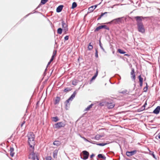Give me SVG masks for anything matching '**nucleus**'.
Here are the masks:
<instances>
[{"label": "nucleus", "instance_id": "nucleus-1", "mask_svg": "<svg viewBox=\"0 0 160 160\" xmlns=\"http://www.w3.org/2000/svg\"><path fill=\"white\" fill-rule=\"evenodd\" d=\"M127 18L126 17H122L117 18L112 20L113 24H124L126 22Z\"/></svg>", "mask_w": 160, "mask_h": 160}, {"label": "nucleus", "instance_id": "nucleus-2", "mask_svg": "<svg viewBox=\"0 0 160 160\" xmlns=\"http://www.w3.org/2000/svg\"><path fill=\"white\" fill-rule=\"evenodd\" d=\"M137 29L139 32L142 33H144L145 31V29L142 22L136 21Z\"/></svg>", "mask_w": 160, "mask_h": 160}, {"label": "nucleus", "instance_id": "nucleus-3", "mask_svg": "<svg viewBox=\"0 0 160 160\" xmlns=\"http://www.w3.org/2000/svg\"><path fill=\"white\" fill-rule=\"evenodd\" d=\"M61 22L63 31L64 32L65 34H66L68 31V25L65 23L64 21L63 20H62Z\"/></svg>", "mask_w": 160, "mask_h": 160}, {"label": "nucleus", "instance_id": "nucleus-4", "mask_svg": "<svg viewBox=\"0 0 160 160\" xmlns=\"http://www.w3.org/2000/svg\"><path fill=\"white\" fill-rule=\"evenodd\" d=\"M89 156V152L87 151H83L82 152V154L80 155L81 158L83 159L86 160L87 159Z\"/></svg>", "mask_w": 160, "mask_h": 160}, {"label": "nucleus", "instance_id": "nucleus-5", "mask_svg": "<svg viewBox=\"0 0 160 160\" xmlns=\"http://www.w3.org/2000/svg\"><path fill=\"white\" fill-rule=\"evenodd\" d=\"M66 124L65 122H58L54 124V128H55L59 129L61 128L65 127Z\"/></svg>", "mask_w": 160, "mask_h": 160}, {"label": "nucleus", "instance_id": "nucleus-6", "mask_svg": "<svg viewBox=\"0 0 160 160\" xmlns=\"http://www.w3.org/2000/svg\"><path fill=\"white\" fill-rule=\"evenodd\" d=\"M29 159H31L32 160H36L37 158H39L37 154L35 153L33 151L29 155Z\"/></svg>", "mask_w": 160, "mask_h": 160}, {"label": "nucleus", "instance_id": "nucleus-7", "mask_svg": "<svg viewBox=\"0 0 160 160\" xmlns=\"http://www.w3.org/2000/svg\"><path fill=\"white\" fill-rule=\"evenodd\" d=\"M28 143L30 147L32 148L34 151V146L35 144V140L34 139L33 140L31 139H28Z\"/></svg>", "mask_w": 160, "mask_h": 160}, {"label": "nucleus", "instance_id": "nucleus-8", "mask_svg": "<svg viewBox=\"0 0 160 160\" xmlns=\"http://www.w3.org/2000/svg\"><path fill=\"white\" fill-rule=\"evenodd\" d=\"M104 28L108 30H109L110 29L109 27H108L106 25H102L97 27L94 30V32H96L99 31L100 29Z\"/></svg>", "mask_w": 160, "mask_h": 160}, {"label": "nucleus", "instance_id": "nucleus-9", "mask_svg": "<svg viewBox=\"0 0 160 160\" xmlns=\"http://www.w3.org/2000/svg\"><path fill=\"white\" fill-rule=\"evenodd\" d=\"M149 18V17H148L137 16L134 17V18L136 20V21L142 22V20H144L146 18Z\"/></svg>", "mask_w": 160, "mask_h": 160}, {"label": "nucleus", "instance_id": "nucleus-10", "mask_svg": "<svg viewBox=\"0 0 160 160\" xmlns=\"http://www.w3.org/2000/svg\"><path fill=\"white\" fill-rule=\"evenodd\" d=\"M137 152L136 150H134L131 151H127L126 152V154L127 156L130 157L136 154Z\"/></svg>", "mask_w": 160, "mask_h": 160}, {"label": "nucleus", "instance_id": "nucleus-11", "mask_svg": "<svg viewBox=\"0 0 160 160\" xmlns=\"http://www.w3.org/2000/svg\"><path fill=\"white\" fill-rule=\"evenodd\" d=\"M131 78L134 81L135 79V72L134 69V68H132L131 72Z\"/></svg>", "mask_w": 160, "mask_h": 160}, {"label": "nucleus", "instance_id": "nucleus-12", "mask_svg": "<svg viewBox=\"0 0 160 160\" xmlns=\"http://www.w3.org/2000/svg\"><path fill=\"white\" fill-rule=\"evenodd\" d=\"M28 139H31L33 140L35 138V135L33 134V132H30L28 136Z\"/></svg>", "mask_w": 160, "mask_h": 160}, {"label": "nucleus", "instance_id": "nucleus-13", "mask_svg": "<svg viewBox=\"0 0 160 160\" xmlns=\"http://www.w3.org/2000/svg\"><path fill=\"white\" fill-rule=\"evenodd\" d=\"M160 111V106H158L153 110L152 113L154 114H158V113H159Z\"/></svg>", "mask_w": 160, "mask_h": 160}, {"label": "nucleus", "instance_id": "nucleus-14", "mask_svg": "<svg viewBox=\"0 0 160 160\" xmlns=\"http://www.w3.org/2000/svg\"><path fill=\"white\" fill-rule=\"evenodd\" d=\"M106 104L107 105L108 109L112 108L114 106V104L111 102L109 103L108 102H107Z\"/></svg>", "mask_w": 160, "mask_h": 160}, {"label": "nucleus", "instance_id": "nucleus-15", "mask_svg": "<svg viewBox=\"0 0 160 160\" xmlns=\"http://www.w3.org/2000/svg\"><path fill=\"white\" fill-rule=\"evenodd\" d=\"M63 6V5H60L56 9V12H60L62 11Z\"/></svg>", "mask_w": 160, "mask_h": 160}, {"label": "nucleus", "instance_id": "nucleus-16", "mask_svg": "<svg viewBox=\"0 0 160 160\" xmlns=\"http://www.w3.org/2000/svg\"><path fill=\"white\" fill-rule=\"evenodd\" d=\"M77 94L76 91H75L73 93V94L69 98V99L71 101H72L74 98L75 97V96Z\"/></svg>", "mask_w": 160, "mask_h": 160}, {"label": "nucleus", "instance_id": "nucleus-17", "mask_svg": "<svg viewBox=\"0 0 160 160\" xmlns=\"http://www.w3.org/2000/svg\"><path fill=\"white\" fill-rule=\"evenodd\" d=\"M77 94L76 91H75L73 93V94L69 98V99L71 101H72L74 98L75 97V96Z\"/></svg>", "mask_w": 160, "mask_h": 160}, {"label": "nucleus", "instance_id": "nucleus-18", "mask_svg": "<svg viewBox=\"0 0 160 160\" xmlns=\"http://www.w3.org/2000/svg\"><path fill=\"white\" fill-rule=\"evenodd\" d=\"M77 94L76 91H75L73 93V94L69 98V99L71 101H72L74 98L75 97V96Z\"/></svg>", "mask_w": 160, "mask_h": 160}, {"label": "nucleus", "instance_id": "nucleus-19", "mask_svg": "<svg viewBox=\"0 0 160 160\" xmlns=\"http://www.w3.org/2000/svg\"><path fill=\"white\" fill-rule=\"evenodd\" d=\"M61 100V98L58 96L56 98V99L55 100L54 102V104L55 105L57 104H58L59 103V102Z\"/></svg>", "mask_w": 160, "mask_h": 160}, {"label": "nucleus", "instance_id": "nucleus-20", "mask_svg": "<svg viewBox=\"0 0 160 160\" xmlns=\"http://www.w3.org/2000/svg\"><path fill=\"white\" fill-rule=\"evenodd\" d=\"M14 149L13 147H10V155L12 157H13L14 154V152H13Z\"/></svg>", "mask_w": 160, "mask_h": 160}, {"label": "nucleus", "instance_id": "nucleus-21", "mask_svg": "<svg viewBox=\"0 0 160 160\" xmlns=\"http://www.w3.org/2000/svg\"><path fill=\"white\" fill-rule=\"evenodd\" d=\"M97 157L99 158H102L104 160H105L106 159V157L105 156L102 154H98Z\"/></svg>", "mask_w": 160, "mask_h": 160}, {"label": "nucleus", "instance_id": "nucleus-22", "mask_svg": "<svg viewBox=\"0 0 160 160\" xmlns=\"http://www.w3.org/2000/svg\"><path fill=\"white\" fill-rule=\"evenodd\" d=\"M58 152V150L57 149H56L54 151L53 154V157L54 158H57Z\"/></svg>", "mask_w": 160, "mask_h": 160}, {"label": "nucleus", "instance_id": "nucleus-23", "mask_svg": "<svg viewBox=\"0 0 160 160\" xmlns=\"http://www.w3.org/2000/svg\"><path fill=\"white\" fill-rule=\"evenodd\" d=\"M149 154L150 155H152L154 159H155L156 160H157V158L156 157V156H155V155H154V152L153 151H151L150 150H149Z\"/></svg>", "mask_w": 160, "mask_h": 160}, {"label": "nucleus", "instance_id": "nucleus-24", "mask_svg": "<svg viewBox=\"0 0 160 160\" xmlns=\"http://www.w3.org/2000/svg\"><path fill=\"white\" fill-rule=\"evenodd\" d=\"M94 9H95L93 8V6H92L88 8V12H92L94 10Z\"/></svg>", "mask_w": 160, "mask_h": 160}, {"label": "nucleus", "instance_id": "nucleus-25", "mask_svg": "<svg viewBox=\"0 0 160 160\" xmlns=\"http://www.w3.org/2000/svg\"><path fill=\"white\" fill-rule=\"evenodd\" d=\"M94 104L93 103L91 104L90 105L88 106L85 110V111H88L90 109L92 108Z\"/></svg>", "mask_w": 160, "mask_h": 160}, {"label": "nucleus", "instance_id": "nucleus-26", "mask_svg": "<svg viewBox=\"0 0 160 160\" xmlns=\"http://www.w3.org/2000/svg\"><path fill=\"white\" fill-rule=\"evenodd\" d=\"M53 144L57 146H59L60 144V142L58 141H55L53 142Z\"/></svg>", "mask_w": 160, "mask_h": 160}, {"label": "nucleus", "instance_id": "nucleus-27", "mask_svg": "<svg viewBox=\"0 0 160 160\" xmlns=\"http://www.w3.org/2000/svg\"><path fill=\"white\" fill-rule=\"evenodd\" d=\"M77 3L75 2H74L72 3V6L71 8L73 9H74L77 7Z\"/></svg>", "mask_w": 160, "mask_h": 160}, {"label": "nucleus", "instance_id": "nucleus-28", "mask_svg": "<svg viewBox=\"0 0 160 160\" xmlns=\"http://www.w3.org/2000/svg\"><path fill=\"white\" fill-rule=\"evenodd\" d=\"M63 31V29L61 28H59L57 30V33L59 34L62 33V31Z\"/></svg>", "mask_w": 160, "mask_h": 160}, {"label": "nucleus", "instance_id": "nucleus-29", "mask_svg": "<svg viewBox=\"0 0 160 160\" xmlns=\"http://www.w3.org/2000/svg\"><path fill=\"white\" fill-rule=\"evenodd\" d=\"M72 88H71L67 87V88H65L64 89L63 91L64 92H68L69 91H71L72 90Z\"/></svg>", "mask_w": 160, "mask_h": 160}, {"label": "nucleus", "instance_id": "nucleus-30", "mask_svg": "<svg viewBox=\"0 0 160 160\" xmlns=\"http://www.w3.org/2000/svg\"><path fill=\"white\" fill-rule=\"evenodd\" d=\"M118 51L119 53L121 54H124L126 53V52L124 51L123 50H122L120 49H118Z\"/></svg>", "mask_w": 160, "mask_h": 160}, {"label": "nucleus", "instance_id": "nucleus-31", "mask_svg": "<svg viewBox=\"0 0 160 160\" xmlns=\"http://www.w3.org/2000/svg\"><path fill=\"white\" fill-rule=\"evenodd\" d=\"M99 46L100 47V48L102 49V50L104 52H106L104 49L103 48V47H102V43H101V42L100 39L99 40Z\"/></svg>", "mask_w": 160, "mask_h": 160}, {"label": "nucleus", "instance_id": "nucleus-32", "mask_svg": "<svg viewBox=\"0 0 160 160\" xmlns=\"http://www.w3.org/2000/svg\"><path fill=\"white\" fill-rule=\"evenodd\" d=\"M93 47L91 44V43L90 42L89 43L88 47V49L89 50H91L93 48Z\"/></svg>", "mask_w": 160, "mask_h": 160}, {"label": "nucleus", "instance_id": "nucleus-33", "mask_svg": "<svg viewBox=\"0 0 160 160\" xmlns=\"http://www.w3.org/2000/svg\"><path fill=\"white\" fill-rule=\"evenodd\" d=\"M52 118L53 119V121L55 122H57L59 120V118L57 116L53 117Z\"/></svg>", "mask_w": 160, "mask_h": 160}, {"label": "nucleus", "instance_id": "nucleus-34", "mask_svg": "<svg viewBox=\"0 0 160 160\" xmlns=\"http://www.w3.org/2000/svg\"><path fill=\"white\" fill-rule=\"evenodd\" d=\"M56 53H57V50H54L53 51V52L51 58H52L53 59H54V57L56 55Z\"/></svg>", "mask_w": 160, "mask_h": 160}, {"label": "nucleus", "instance_id": "nucleus-35", "mask_svg": "<svg viewBox=\"0 0 160 160\" xmlns=\"http://www.w3.org/2000/svg\"><path fill=\"white\" fill-rule=\"evenodd\" d=\"M65 109L66 110H68L69 108L70 103H65Z\"/></svg>", "mask_w": 160, "mask_h": 160}, {"label": "nucleus", "instance_id": "nucleus-36", "mask_svg": "<svg viewBox=\"0 0 160 160\" xmlns=\"http://www.w3.org/2000/svg\"><path fill=\"white\" fill-rule=\"evenodd\" d=\"M51 63V62H50V61H49V62H48V64H47V67H46V68L45 69V71H44V73H43V75H44V76H45V75H46V71H47V68H48V66L49 64H50Z\"/></svg>", "mask_w": 160, "mask_h": 160}, {"label": "nucleus", "instance_id": "nucleus-37", "mask_svg": "<svg viewBox=\"0 0 160 160\" xmlns=\"http://www.w3.org/2000/svg\"><path fill=\"white\" fill-rule=\"evenodd\" d=\"M138 78L139 82H143V79L141 75H140L138 76Z\"/></svg>", "mask_w": 160, "mask_h": 160}, {"label": "nucleus", "instance_id": "nucleus-38", "mask_svg": "<svg viewBox=\"0 0 160 160\" xmlns=\"http://www.w3.org/2000/svg\"><path fill=\"white\" fill-rule=\"evenodd\" d=\"M107 144V143H97V145L98 146H103Z\"/></svg>", "mask_w": 160, "mask_h": 160}, {"label": "nucleus", "instance_id": "nucleus-39", "mask_svg": "<svg viewBox=\"0 0 160 160\" xmlns=\"http://www.w3.org/2000/svg\"><path fill=\"white\" fill-rule=\"evenodd\" d=\"M78 82L77 80L75 79V80L72 81V84L74 86H76Z\"/></svg>", "mask_w": 160, "mask_h": 160}, {"label": "nucleus", "instance_id": "nucleus-40", "mask_svg": "<svg viewBox=\"0 0 160 160\" xmlns=\"http://www.w3.org/2000/svg\"><path fill=\"white\" fill-rule=\"evenodd\" d=\"M33 11H34L33 12H31V13H29V14H28L27 15H26L24 17V18H26L27 17H28V16L29 15L32 14V13H38L39 12H37V11H34V10Z\"/></svg>", "mask_w": 160, "mask_h": 160}, {"label": "nucleus", "instance_id": "nucleus-41", "mask_svg": "<svg viewBox=\"0 0 160 160\" xmlns=\"http://www.w3.org/2000/svg\"><path fill=\"white\" fill-rule=\"evenodd\" d=\"M48 1V0H41V3L42 4H44Z\"/></svg>", "mask_w": 160, "mask_h": 160}, {"label": "nucleus", "instance_id": "nucleus-42", "mask_svg": "<svg viewBox=\"0 0 160 160\" xmlns=\"http://www.w3.org/2000/svg\"><path fill=\"white\" fill-rule=\"evenodd\" d=\"M146 86L144 88L143 90L144 92H146L147 91L148 88V85L147 83H146Z\"/></svg>", "mask_w": 160, "mask_h": 160}, {"label": "nucleus", "instance_id": "nucleus-43", "mask_svg": "<svg viewBox=\"0 0 160 160\" xmlns=\"http://www.w3.org/2000/svg\"><path fill=\"white\" fill-rule=\"evenodd\" d=\"M95 57L96 58H98V50L97 48L95 49Z\"/></svg>", "mask_w": 160, "mask_h": 160}, {"label": "nucleus", "instance_id": "nucleus-44", "mask_svg": "<svg viewBox=\"0 0 160 160\" xmlns=\"http://www.w3.org/2000/svg\"><path fill=\"white\" fill-rule=\"evenodd\" d=\"M145 108L143 107L142 106L140 108L138 109V112H140L143 111L144 110Z\"/></svg>", "mask_w": 160, "mask_h": 160}, {"label": "nucleus", "instance_id": "nucleus-45", "mask_svg": "<svg viewBox=\"0 0 160 160\" xmlns=\"http://www.w3.org/2000/svg\"><path fill=\"white\" fill-rule=\"evenodd\" d=\"M52 157L51 156H48L46 158V160H51Z\"/></svg>", "mask_w": 160, "mask_h": 160}, {"label": "nucleus", "instance_id": "nucleus-46", "mask_svg": "<svg viewBox=\"0 0 160 160\" xmlns=\"http://www.w3.org/2000/svg\"><path fill=\"white\" fill-rule=\"evenodd\" d=\"M98 69H96V72L95 73V74L94 75V76H96V77H97L98 75Z\"/></svg>", "mask_w": 160, "mask_h": 160}, {"label": "nucleus", "instance_id": "nucleus-47", "mask_svg": "<svg viewBox=\"0 0 160 160\" xmlns=\"http://www.w3.org/2000/svg\"><path fill=\"white\" fill-rule=\"evenodd\" d=\"M64 40L65 41H67V40H68V39H69V36H66L65 37H64Z\"/></svg>", "mask_w": 160, "mask_h": 160}, {"label": "nucleus", "instance_id": "nucleus-48", "mask_svg": "<svg viewBox=\"0 0 160 160\" xmlns=\"http://www.w3.org/2000/svg\"><path fill=\"white\" fill-rule=\"evenodd\" d=\"M115 76H117L118 77L116 76V77L118 79V80H120L121 79V78L120 76L118 74L115 75Z\"/></svg>", "mask_w": 160, "mask_h": 160}, {"label": "nucleus", "instance_id": "nucleus-49", "mask_svg": "<svg viewBox=\"0 0 160 160\" xmlns=\"http://www.w3.org/2000/svg\"><path fill=\"white\" fill-rule=\"evenodd\" d=\"M80 136L81 138H83L85 141L89 142V141L87 139H86L85 137H82L81 136Z\"/></svg>", "mask_w": 160, "mask_h": 160}, {"label": "nucleus", "instance_id": "nucleus-50", "mask_svg": "<svg viewBox=\"0 0 160 160\" xmlns=\"http://www.w3.org/2000/svg\"><path fill=\"white\" fill-rule=\"evenodd\" d=\"M106 24H113V20H112V21H111L110 22H107V23H106Z\"/></svg>", "mask_w": 160, "mask_h": 160}, {"label": "nucleus", "instance_id": "nucleus-51", "mask_svg": "<svg viewBox=\"0 0 160 160\" xmlns=\"http://www.w3.org/2000/svg\"><path fill=\"white\" fill-rule=\"evenodd\" d=\"M100 135H97L95 136V138L96 139H99L100 138Z\"/></svg>", "mask_w": 160, "mask_h": 160}, {"label": "nucleus", "instance_id": "nucleus-52", "mask_svg": "<svg viewBox=\"0 0 160 160\" xmlns=\"http://www.w3.org/2000/svg\"><path fill=\"white\" fill-rule=\"evenodd\" d=\"M96 76H95L94 75L91 78L90 81H92V80H94L96 78Z\"/></svg>", "mask_w": 160, "mask_h": 160}, {"label": "nucleus", "instance_id": "nucleus-53", "mask_svg": "<svg viewBox=\"0 0 160 160\" xmlns=\"http://www.w3.org/2000/svg\"><path fill=\"white\" fill-rule=\"evenodd\" d=\"M127 92V90H123V91H122L121 92V93H122V94H125V93H126Z\"/></svg>", "mask_w": 160, "mask_h": 160}, {"label": "nucleus", "instance_id": "nucleus-54", "mask_svg": "<svg viewBox=\"0 0 160 160\" xmlns=\"http://www.w3.org/2000/svg\"><path fill=\"white\" fill-rule=\"evenodd\" d=\"M70 100L68 98L65 102V103H69V101Z\"/></svg>", "mask_w": 160, "mask_h": 160}, {"label": "nucleus", "instance_id": "nucleus-55", "mask_svg": "<svg viewBox=\"0 0 160 160\" xmlns=\"http://www.w3.org/2000/svg\"><path fill=\"white\" fill-rule=\"evenodd\" d=\"M95 156V154L92 153V154H91L90 156V158H92L93 157H94Z\"/></svg>", "mask_w": 160, "mask_h": 160}, {"label": "nucleus", "instance_id": "nucleus-56", "mask_svg": "<svg viewBox=\"0 0 160 160\" xmlns=\"http://www.w3.org/2000/svg\"><path fill=\"white\" fill-rule=\"evenodd\" d=\"M25 123V121H23L21 125V127H22L23 126V125Z\"/></svg>", "mask_w": 160, "mask_h": 160}, {"label": "nucleus", "instance_id": "nucleus-57", "mask_svg": "<svg viewBox=\"0 0 160 160\" xmlns=\"http://www.w3.org/2000/svg\"><path fill=\"white\" fill-rule=\"evenodd\" d=\"M100 105L102 106H104V103L103 102H101L100 103Z\"/></svg>", "mask_w": 160, "mask_h": 160}, {"label": "nucleus", "instance_id": "nucleus-58", "mask_svg": "<svg viewBox=\"0 0 160 160\" xmlns=\"http://www.w3.org/2000/svg\"><path fill=\"white\" fill-rule=\"evenodd\" d=\"M140 82V87H142L143 85V82Z\"/></svg>", "mask_w": 160, "mask_h": 160}, {"label": "nucleus", "instance_id": "nucleus-59", "mask_svg": "<svg viewBox=\"0 0 160 160\" xmlns=\"http://www.w3.org/2000/svg\"><path fill=\"white\" fill-rule=\"evenodd\" d=\"M104 13H103V12H102L101 13V14L100 15V16L101 17H102L103 16H104Z\"/></svg>", "mask_w": 160, "mask_h": 160}, {"label": "nucleus", "instance_id": "nucleus-60", "mask_svg": "<svg viewBox=\"0 0 160 160\" xmlns=\"http://www.w3.org/2000/svg\"><path fill=\"white\" fill-rule=\"evenodd\" d=\"M98 5H95L94 6H93V8L95 9L97 7Z\"/></svg>", "mask_w": 160, "mask_h": 160}, {"label": "nucleus", "instance_id": "nucleus-61", "mask_svg": "<svg viewBox=\"0 0 160 160\" xmlns=\"http://www.w3.org/2000/svg\"><path fill=\"white\" fill-rule=\"evenodd\" d=\"M108 12H104V13H104V15H105L106 16H107V13H108Z\"/></svg>", "mask_w": 160, "mask_h": 160}, {"label": "nucleus", "instance_id": "nucleus-62", "mask_svg": "<svg viewBox=\"0 0 160 160\" xmlns=\"http://www.w3.org/2000/svg\"><path fill=\"white\" fill-rule=\"evenodd\" d=\"M41 3H40L39 5L37 7V8H36V9H38L40 6H41Z\"/></svg>", "mask_w": 160, "mask_h": 160}, {"label": "nucleus", "instance_id": "nucleus-63", "mask_svg": "<svg viewBox=\"0 0 160 160\" xmlns=\"http://www.w3.org/2000/svg\"><path fill=\"white\" fill-rule=\"evenodd\" d=\"M101 17L100 16L97 19V20H99L101 19Z\"/></svg>", "mask_w": 160, "mask_h": 160}, {"label": "nucleus", "instance_id": "nucleus-64", "mask_svg": "<svg viewBox=\"0 0 160 160\" xmlns=\"http://www.w3.org/2000/svg\"><path fill=\"white\" fill-rule=\"evenodd\" d=\"M53 60V59H52V58H51L50 59V60L49 61L51 62H52V61Z\"/></svg>", "mask_w": 160, "mask_h": 160}]
</instances>
